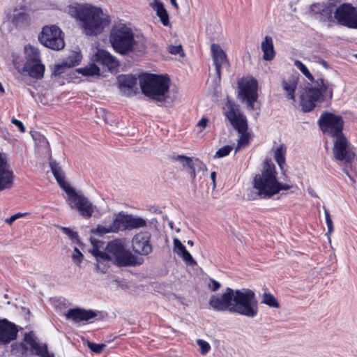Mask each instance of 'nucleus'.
<instances>
[{
    "label": "nucleus",
    "instance_id": "nucleus-1",
    "mask_svg": "<svg viewBox=\"0 0 357 357\" xmlns=\"http://www.w3.org/2000/svg\"><path fill=\"white\" fill-rule=\"evenodd\" d=\"M294 66L312 82L314 86L306 87L301 96V106L305 112L312 111L317 102H323L325 99L331 100L334 85L322 77L314 80L313 75L301 61L296 60Z\"/></svg>",
    "mask_w": 357,
    "mask_h": 357
},
{
    "label": "nucleus",
    "instance_id": "nucleus-2",
    "mask_svg": "<svg viewBox=\"0 0 357 357\" xmlns=\"http://www.w3.org/2000/svg\"><path fill=\"white\" fill-rule=\"evenodd\" d=\"M51 171L58 184L68 195V204L71 208H76L85 219L91 218L95 212L98 213L96 206L93 205L87 197L78 193L65 181L64 172L61 166L55 160H50Z\"/></svg>",
    "mask_w": 357,
    "mask_h": 357
},
{
    "label": "nucleus",
    "instance_id": "nucleus-3",
    "mask_svg": "<svg viewBox=\"0 0 357 357\" xmlns=\"http://www.w3.org/2000/svg\"><path fill=\"white\" fill-rule=\"evenodd\" d=\"M70 14L82 23L84 33L88 36H96L109 25V19L101 8L92 6L70 7Z\"/></svg>",
    "mask_w": 357,
    "mask_h": 357
},
{
    "label": "nucleus",
    "instance_id": "nucleus-4",
    "mask_svg": "<svg viewBox=\"0 0 357 357\" xmlns=\"http://www.w3.org/2000/svg\"><path fill=\"white\" fill-rule=\"evenodd\" d=\"M275 165L266 161L261 174L254 178L253 187L257 190V195L264 199L270 198L281 190H289L291 185L280 183L276 178Z\"/></svg>",
    "mask_w": 357,
    "mask_h": 357
},
{
    "label": "nucleus",
    "instance_id": "nucleus-5",
    "mask_svg": "<svg viewBox=\"0 0 357 357\" xmlns=\"http://www.w3.org/2000/svg\"><path fill=\"white\" fill-rule=\"evenodd\" d=\"M169 78L163 75L146 74L139 78L142 93L158 102H164L169 97Z\"/></svg>",
    "mask_w": 357,
    "mask_h": 357
},
{
    "label": "nucleus",
    "instance_id": "nucleus-6",
    "mask_svg": "<svg viewBox=\"0 0 357 357\" xmlns=\"http://www.w3.org/2000/svg\"><path fill=\"white\" fill-rule=\"evenodd\" d=\"M26 61L22 67L19 62L13 61L15 68L20 74L27 73L34 79H40L44 76L45 66L41 63L40 52L37 48L30 45L25 46Z\"/></svg>",
    "mask_w": 357,
    "mask_h": 357
},
{
    "label": "nucleus",
    "instance_id": "nucleus-7",
    "mask_svg": "<svg viewBox=\"0 0 357 357\" xmlns=\"http://www.w3.org/2000/svg\"><path fill=\"white\" fill-rule=\"evenodd\" d=\"M109 42L115 52L121 55L132 52L135 44L132 29L125 24L113 26L109 35Z\"/></svg>",
    "mask_w": 357,
    "mask_h": 357
},
{
    "label": "nucleus",
    "instance_id": "nucleus-8",
    "mask_svg": "<svg viewBox=\"0 0 357 357\" xmlns=\"http://www.w3.org/2000/svg\"><path fill=\"white\" fill-rule=\"evenodd\" d=\"M233 313L253 318L258 313V302L255 292L249 289L236 290Z\"/></svg>",
    "mask_w": 357,
    "mask_h": 357
},
{
    "label": "nucleus",
    "instance_id": "nucleus-9",
    "mask_svg": "<svg viewBox=\"0 0 357 357\" xmlns=\"http://www.w3.org/2000/svg\"><path fill=\"white\" fill-rule=\"evenodd\" d=\"M112 261V264L118 266H128L135 265V258L132 254L126 250L124 245L119 239L109 242L105 252Z\"/></svg>",
    "mask_w": 357,
    "mask_h": 357
},
{
    "label": "nucleus",
    "instance_id": "nucleus-10",
    "mask_svg": "<svg viewBox=\"0 0 357 357\" xmlns=\"http://www.w3.org/2000/svg\"><path fill=\"white\" fill-rule=\"evenodd\" d=\"M320 130L325 134L337 137L343 134L344 121L341 116L333 113L325 112L321 114L318 119Z\"/></svg>",
    "mask_w": 357,
    "mask_h": 357
},
{
    "label": "nucleus",
    "instance_id": "nucleus-11",
    "mask_svg": "<svg viewBox=\"0 0 357 357\" xmlns=\"http://www.w3.org/2000/svg\"><path fill=\"white\" fill-rule=\"evenodd\" d=\"M238 98L246 104L248 109L254 110L255 102L258 98L257 80L252 77H244L238 82Z\"/></svg>",
    "mask_w": 357,
    "mask_h": 357
},
{
    "label": "nucleus",
    "instance_id": "nucleus-12",
    "mask_svg": "<svg viewBox=\"0 0 357 357\" xmlns=\"http://www.w3.org/2000/svg\"><path fill=\"white\" fill-rule=\"evenodd\" d=\"M24 341L25 343H20L18 344L13 345V349L15 354L19 355H24L28 351L26 344L30 346L31 351L33 354L40 357H54L53 353L48 351L47 346L45 344H39L36 342V337L33 333H25Z\"/></svg>",
    "mask_w": 357,
    "mask_h": 357
},
{
    "label": "nucleus",
    "instance_id": "nucleus-13",
    "mask_svg": "<svg viewBox=\"0 0 357 357\" xmlns=\"http://www.w3.org/2000/svg\"><path fill=\"white\" fill-rule=\"evenodd\" d=\"M38 39L44 46L53 50H61L65 46L63 33L56 25L44 26Z\"/></svg>",
    "mask_w": 357,
    "mask_h": 357
},
{
    "label": "nucleus",
    "instance_id": "nucleus-14",
    "mask_svg": "<svg viewBox=\"0 0 357 357\" xmlns=\"http://www.w3.org/2000/svg\"><path fill=\"white\" fill-rule=\"evenodd\" d=\"M334 18L339 25L357 29V10L351 3H344L337 7Z\"/></svg>",
    "mask_w": 357,
    "mask_h": 357
},
{
    "label": "nucleus",
    "instance_id": "nucleus-15",
    "mask_svg": "<svg viewBox=\"0 0 357 357\" xmlns=\"http://www.w3.org/2000/svg\"><path fill=\"white\" fill-rule=\"evenodd\" d=\"M333 152L336 160L346 165L351 164L356 158V154L351 150L350 144L344 135L335 137Z\"/></svg>",
    "mask_w": 357,
    "mask_h": 357
},
{
    "label": "nucleus",
    "instance_id": "nucleus-16",
    "mask_svg": "<svg viewBox=\"0 0 357 357\" xmlns=\"http://www.w3.org/2000/svg\"><path fill=\"white\" fill-rule=\"evenodd\" d=\"M235 295L236 291L227 287L223 294L212 295L208 304L216 311H228L233 313Z\"/></svg>",
    "mask_w": 357,
    "mask_h": 357
},
{
    "label": "nucleus",
    "instance_id": "nucleus-17",
    "mask_svg": "<svg viewBox=\"0 0 357 357\" xmlns=\"http://www.w3.org/2000/svg\"><path fill=\"white\" fill-rule=\"evenodd\" d=\"M225 115L233 128L238 132H242L248 129V121L245 115L241 114L237 106L229 101L225 108Z\"/></svg>",
    "mask_w": 357,
    "mask_h": 357
},
{
    "label": "nucleus",
    "instance_id": "nucleus-18",
    "mask_svg": "<svg viewBox=\"0 0 357 357\" xmlns=\"http://www.w3.org/2000/svg\"><path fill=\"white\" fill-rule=\"evenodd\" d=\"M335 6L333 3L326 5L314 3L310 6L312 16L326 24L328 28L332 27L335 23Z\"/></svg>",
    "mask_w": 357,
    "mask_h": 357
},
{
    "label": "nucleus",
    "instance_id": "nucleus-19",
    "mask_svg": "<svg viewBox=\"0 0 357 357\" xmlns=\"http://www.w3.org/2000/svg\"><path fill=\"white\" fill-rule=\"evenodd\" d=\"M150 239L151 234L148 231L139 232L135 235L132 241L135 252L141 255H149L153 250Z\"/></svg>",
    "mask_w": 357,
    "mask_h": 357
},
{
    "label": "nucleus",
    "instance_id": "nucleus-20",
    "mask_svg": "<svg viewBox=\"0 0 357 357\" xmlns=\"http://www.w3.org/2000/svg\"><path fill=\"white\" fill-rule=\"evenodd\" d=\"M211 54L218 78L220 79L221 70L222 69L228 70L229 63L227 60L225 52L218 44L213 43L211 46Z\"/></svg>",
    "mask_w": 357,
    "mask_h": 357
},
{
    "label": "nucleus",
    "instance_id": "nucleus-21",
    "mask_svg": "<svg viewBox=\"0 0 357 357\" xmlns=\"http://www.w3.org/2000/svg\"><path fill=\"white\" fill-rule=\"evenodd\" d=\"M18 330L6 319H0V344L6 345L17 338Z\"/></svg>",
    "mask_w": 357,
    "mask_h": 357
},
{
    "label": "nucleus",
    "instance_id": "nucleus-22",
    "mask_svg": "<svg viewBox=\"0 0 357 357\" xmlns=\"http://www.w3.org/2000/svg\"><path fill=\"white\" fill-rule=\"evenodd\" d=\"M137 78L132 75H120L117 83L121 92L126 96H132L137 91Z\"/></svg>",
    "mask_w": 357,
    "mask_h": 357
},
{
    "label": "nucleus",
    "instance_id": "nucleus-23",
    "mask_svg": "<svg viewBox=\"0 0 357 357\" xmlns=\"http://www.w3.org/2000/svg\"><path fill=\"white\" fill-rule=\"evenodd\" d=\"M96 312L92 310L77 307L70 309L66 314V317L74 323H79L81 321H88L96 317Z\"/></svg>",
    "mask_w": 357,
    "mask_h": 357
},
{
    "label": "nucleus",
    "instance_id": "nucleus-24",
    "mask_svg": "<svg viewBox=\"0 0 357 357\" xmlns=\"http://www.w3.org/2000/svg\"><path fill=\"white\" fill-rule=\"evenodd\" d=\"M13 172L9 170L5 156L0 154V191L13 185Z\"/></svg>",
    "mask_w": 357,
    "mask_h": 357
},
{
    "label": "nucleus",
    "instance_id": "nucleus-25",
    "mask_svg": "<svg viewBox=\"0 0 357 357\" xmlns=\"http://www.w3.org/2000/svg\"><path fill=\"white\" fill-rule=\"evenodd\" d=\"M92 244L93 247L91 253L96 259V270L102 273H105L109 265L112 264V261L110 260L109 256L105 252L101 251L98 248L95 244V241H92Z\"/></svg>",
    "mask_w": 357,
    "mask_h": 357
},
{
    "label": "nucleus",
    "instance_id": "nucleus-26",
    "mask_svg": "<svg viewBox=\"0 0 357 357\" xmlns=\"http://www.w3.org/2000/svg\"><path fill=\"white\" fill-rule=\"evenodd\" d=\"M95 61L107 68L112 71L119 67L118 60L109 52L104 50H98L95 54Z\"/></svg>",
    "mask_w": 357,
    "mask_h": 357
},
{
    "label": "nucleus",
    "instance_id": "nucleus-27",
    "mask_svg": "<svg viewBox=\"0 0 357 357\" xmlns=\"http://www.w3.org/2000/svg\"><path fill=\"white\" fill-rule=\"evenodd\" d=\"M128 214L123 211H120L111 223L112 230L114 231V233L128 230Z\"/></svg>",
    "mask_w": 357,
    "mask_h": 357
},
{
    "label": "nucleus",
    "instance_id": "nucleus-28",
    "mask_svg": "<svg viewBox=\"0 0 357 357\" xmlns=\"http://www.w3.org/2000/svg\"><path fill=\"white\" fill-rule=\"evenodd\" d=\"M261 50L264 52L263 59L266 61L272 60L275 54L273 39L271 36H266L261 42Z\"/></svg>",
    "mask_w": 357,
    "mask_h": 357
},
{
    "label": "nucleus",
    "instance_id": "nucleus-29",
    "mask_svg": "<svg viewBox=\"0 0 357 357\" xmlns=\"http://www.w3.org/2000/svg\"><path fill=\"white\" fill-rule=\"evenodd\" d=\"M151 6L156 12L162 24L164 26H168L169 24V15L166 9L164 8L163 3L159 0H154L153 2L151 3Z\"/></svg>",
    "mask_w": 357,
    "mask_h": 357
},
{
    "label": "nucleus",
    "instance_id": "nucleus-30",
    "mask_svg": "<svg viewBox=\"0 0 357 357\" xmlns=\"http://www.w3.org/2000/svg\"><path fill=\"white\" fill-rule=\"evenodd\" d=\"M22 11H18L17 8L14 10V14L12 17V22L16 25L26 23L29 20V15L24 12L25 10H29V6L24 4L20 6Z\"/></svg>",
    "mask_w": 357,
    "mask_h": 357
},
{
    "label": "nucleus",
    "instance_id": "nucleus-31",
    "mask_svg": "<svg viewBox=\"0 0 357 357\" xmlns=\"http://www.w3.org/2000/svg\"><path fill=\"white\" fill-rule=\"evenodd\" d=\"M298 81L296 77H291L289 80L282 81V86L284 90L287 92L289 99H295V91L297 86Z\"/></svg>",
    "mask_w": 357,
    "mask_h": 357
},
{
    "label": "nucleus",
    "instance_id": "nucleus-32",
    "mask_svg": "<svg viewBox=\"0 0 357 357\" xmlns=\"http://www.w3.org/2000/svg\"><path fill=\"white\" fill-rule=\"evenodd\" d=\"M128 230L146 227L147 222L144 218L128 214Z\"/></svg>",
    "mask_w": 357,
    "mask_h": 357
},
{
    "label": "nucleus",
    "instance_id": "nucleus-33",
    "mask_svg": "<svg viewBox=\"0 0 357 357\" xmlns=\"http://www.w3.org/2000/svg\"><path fill=\"white\" fill-rule=\"evenodd\" d=\"M286 153L287 146L284 144H281L274 151V158L282 170L285 163Z\"/></svg>",
    "mask_w": 357,
    "mask_h": 357
},
{
    "label": "nucleus",
    "instance_id": "nucleus-34",
    "mask_svg": "<svg viewBox=\"0 0 357 357\" xmlns=\"http://www.w3.org/2000/svg\"><path fill=\"white\" fill-rule=\"evenodd\" d=\"M82 59V56L80 52H73L65 60H63V62L70 68L78 66L80 63Z\"/></svg>",
    "mask_w": 357,
    "mask_h": 357
},
{
    "label": "nucleus",
    "instance_id": "nucleus-35",
    "mask_svg": "<svg viewBox=\"0 0 357 357\" xmlns=\"http://www.w3.org/2000/svg\"><path fill=\"white\" fill-rule=\"evenodd\" d=\"M76 70L83 76H93L100 74V68L95 63H91L84 68H77Z\"/></svg>",
    "mask_w": 357,
    "mask_h": 357
},
{
    "label": "nucleus",
    "instance_id": "nucleus-36",
    "mask_svg": "<svg viewBox=\"0 0 357 357\" xmlns=\"http://www.w3.org/2000/svg\"><path fill=\"white\" fill-rule=\"evenodd\" d=\"M172 160L180 162L184 168H192L193 161L190 157L183 155H172Z\"/></svg>",
    "mask_w": 357,
    "mask_h": 357
},
{
    "label": "nucleus",
    "instance_id": "nucleus-37",
    "mask_svg": "<svg viewBox=\"0 0 357 357\" xmlns=\"http://www.w3.org/2000/svg\"><path fill=\"white\" fill-rule=\"evenodd\" d=\"M238 133L240 134V137L238 140L237 145L235 148L236 152L238 151L241 147H245L248 146L250 143V134L248 132V130Z\"/></svg>",
    "mask_w": 357,
    "mask_h": 357
},
{
    "label": "nucleus",
    "instance_id": "nucleus-38",
    "mask_svg": "<svg viewBox=\"0 0 357 357\" xmlns=\"http://www.w3.org/2000/svg\"><path fill=\"white\" fill-rule=\"evenodd\" d=\"M262 303L271 307H279L280 305L273 294L265 293L263 296Z\"/></svg>",
    "mask_w": 357,
    "mask_h": 357
},
{
    "label": "nucleus",
    "instance_id": "nucleus-39",
    "mask_svg": "<svg viewBox=\"0 0 357 357\" xmlns=\"http://www.w3.org/2000/svg\"><path fill=\"white\" fill-rule=\"evenodd\" d=\"M60 229L62 231L63 234L67 235L68 238L73 241V242H78L79 241V236L78 234L76 231H73L69 227H61Z\"/></svg>",
    "mask_w": 357,
    "mask_h": 357
},
{
    "label": "nucleus",
    "instance_id": "nucleus-40",
    "mask_svg": "<svg viewBox=\"0 0 357 357\" xmlns=\"http://www.w3.org/2000/svg\"><path fill=\"white\" fill-rule=\"evenodd\" d=\"M112 224H110L108 227L99 225L93 230V233L98 236H103L106 234L114 233V231L112 230Z\"/></svg>",
    "mask_w": 357,
    "mask_h": 357
},
{
    "label": "nucleus",
    "instance_id": "nucleus-41",
    "mask_svg": "<svg viewBox=\"0 0 357 357\" xmlns=\"http://www.w3.org/2000/svg\"><path fill=\"white\" fill-rule=\"evenodd\" d=\"M232 149H233V147L231 146H229V145L224 146L221 147L220 149H219L216 151L214 157L217 158H220L227 156L231 153Z\"/></svg>",
    "mask_w": 357,
    "mask_h": 357
},
{
    "label": "nucleus",
    "instance_id": "nucleus-42",
    "mask_svg": "<svg viewBox=\"0 0 357 357\" xmlns=\"http://www.w3.org/2000/svg\"><path fill=\"white\" fill-rule=\"evenodd\" d=\"M87 346L95 354H100L106 347L105 344H96L90 341L87 342Z\"/></svg>",
    "mask_w": 357,
    "mask_h": 357
},
{
    "label": "nucleus",
    "instance_id": "nucleus-43",
    "mask_svg": "<svg viewBox=\"0 0 357 357\" xmlns=\"http://www.w3.org/2000/svg\"><path fill=\"white\" fill-rule=\"evenodd\" d=\"M68 68H69L67 67L64 64V63L62 61L61 63L56 64L54 66L52 73V76H54V77L59 76L61 74L64 73L66 70Z\"/></svg>",
    "mask_w": 357,
    "mask_h": 357
},
{
    "label": "nucleus",
    "instance_id": "nucleus-44",
    "mask_svg": "<svg viewBox=\"0 0 357 357\" xmlns=\"http://www.w3.org/2000/svg\"><path fill=\"white\" fill-rule=\"evenodd\" d=\"M196 342L200 348L201 354L202 355H206L210 351L211 346H210L209 343H208L206 341L201 340V339H198V340H197Z\"/></svg>",
    "mask_w": 357,
    "mask_h": 357
},
{
    "label": "nucleus",
    "instance_id": "nucleus-45",
    "mask_svg": "<svg viewBox=\"0 0 357 357\" xmlns=\"http://www.w3.org/2000/svg\"><path fill=\"white\" fill-rule=\"evenodd\" d=\"M178 256L181 257L183 260L190 265L196 264V261L187 250H185L183 252L179 254Z\"/></svg>",
    "mask_w": 357,
    "mask_h": 357
},
{
    "label": "nucleus",
    "instance_id": "nucleus-46",
    "mask_svg": "<svg viewBox=\"0 0 357 357\" xmlns=\"http://www.w3.org/2000/svg\"><path fill=\"white\" fill-rule=\"evenodd\" d=\"M83 257H84V256H83L82 253L79 251V250L77 247H75L74 250H73V254L72 256V259H73V261L77 264H79L82 261Z\"/></svg>",
    "mask_w": 357,
    "mask_h": 357
},
{
    "label": "nucleus",
    "instance_id": "nucleus-47",
    "mask_svg": "<svg viewBox=\"0 0 357 357\" xmlns=\"http://www.w3.org/2000/svg\"><path fill=\"white\" fill-rule=\"evenodd\" d=\"M186 250L185 247L182 244L181 241L178 238L174 239V251L178 255Z\"/></svg>",
    "mask_w": 357,
    "mask_h": 357
},
{
    "label": "nucleus",
    "instance_id": "nucleus-48",
    "mask_svg": "<svg viewBox=\"0 0 357 357\" xmlns=\"http://www.w3.org/2000/svg\"><path fill=\"white\" fill-rule=\"evenodd\" d=\"M168 52L174 55L179 54L181 56L183 55V48L181 45H169L168 47Z\"/></svg>",
    "mask_w": 357,
    "mask_h": 357
},
{
    "label": "nucleus",
    "instance_id": "nucleus-49",
    "mask_svg": "<svg viewBox=\"0 0 357 357\" xmlns=\"http://www.w3.org/2000/svg\"><path fill=\"white\" fill-rule=\"evenodd\" d=\"M324 213H325L326 223V225L328 227V233H332L333 231V221L331 218V215L326 208H324Z\"/></svg>",
    "mask_w": 357,
    "mask_h": 357
},
{
    "label": "nucleus",
    "instance_id": "nucleus-50",
    "mask_svg": "<svg viewBox=\"0 0 357 357\" xmlns=\"http://www.w3.org/2000/svg\"><path fill=\"white\" fill-rule=\"evenodd\" d=\"M220 283L212 278H210L209 282L208 283V288L213 291H218L220 287Z\"/></svg>",
    "mask_w": 357,
    "mask_h": 357
},
{
    "label": "nucleus",
    "instance_id": "nucleus-51",
    "mask_svg": "<svg viewBox=\"0 0 357 357\" xmlns=\"http://www.w3.org/2000/svg\"><path fill=\"white\" fill-rule=\"evenodd\" d=\"M11 122L15 125L22 132H25V127L23 124V123L20 121V120H17L16 119H13Z\"/></svg>",
    "mask_w": 357,
    "mask_h": 357
},
{
    "label": "nucleus",
    "instance_id": "nucleus-52",
    "mask_svg": "<svg viewBox=\"0 0 357 357\" xmlns=\"http://www.w3.org/2000/svg\"><path fill=\"white\" fill-rule=\"evenodd\" d=\"M208 122V119L206 117H202L198 122L197 126L201 127L202 129H204Z\"/></svg>",
    "mask_w": 357,
    "mask_h": 357
},
{
    "label": "nucleus",
    "instance_id": "nucleus-53",
    "mask_svg": "<svg viewBox=\"0 0 357 357\" xmlns=\"http://www.w3.org/2000/svg\"><path fill=\"white\" fill-rule=\"evenodd\" d=\"M215 178H216V172H212L211 173V179L212 180V183H213V188L214 189L216 186V183H215Z\"/></svg>",
    "mask_w": 357,
    "mask_h": 357
},
{
    "label": "nucleus",
    "instance_id": "nucleus-54",
    "mask_svg": "<svg viewBox=\"0 0 357 357\" xmlns=\"http://www.w3.org/2000/svg\"><path fill=\"white\" fill-rule=\"evenodd\" d=\"M16 217H15V215H12L10 218H8L6 220V222L8 224V225H12L15 220H16Z\"/></svg>",
    "mask_w": 357,
    "mask_h": 357
},
{
    "label": "nucleus",
    "instance_id": "nucleus-55",
    "mask_svg": "<svg viewBox=\"0 0 357 357\" xmlns=\"http://www.w3.org/2000/svg\"><path fill=\"white\" fill-rule=\"evenodd\" d=\"M191 171V178L195 179L196 177L195 168L194 167V164L192 165V168H189Z\"/></svg>",
    "mask_w": 357,
    "mask_h": 357
},
{
    "label": "nucleus",
    "instance_id": "nucleus-56",
    "mask_svg": "<svg viewBox=\"0 0 357 357\" xmlns=\"http://www.w3.org/2000/svg\"><path fill=\"white\" fill-rule=\"evenodd\" d=\"M344 172L347 174V176L349 178L350 180L354 182V178H352L351 175L349 174V170L347 167L343 169Z\"/></svg>",
    "mask_w": 357,
    "mask_h": 357
},
{
    "label": "nucleus",
    "instance_id": "nucleus-57",
    "mask_svg": "<svg viewBox=\"0 0 357 357\" xmlns=\"http://www.w3.org/2000/svg\"><path fill=\"white\" fill-rule=\"evenodd\" d=\"M170 1H171V3L172 4V6L174 7H175L176 8H178V3L176 2V0H170Z\"/></svg>",
    "mask_w": 357,
    "mask_h": 357
},
{
    "label": "nucleus",
    "instance_id": "nucleus-58",
    "mask_svg": "<svg viewBox=\"0 0 357 357\" xmlns=\"http://www.w3.org/2000/svg\"><path fill=\"white\" fill-rule=\"evenodd\" d=\"M24 215V213H18L15 214L14 215L15 217H16V219H18L19 218L23 217Z\"/></svg>",
    "mask_w": 357,
    "mask_h": 357
},
{
    "label": "nucleus",
    "instance_id": "nucleus-59",
    "mask_svg": "<svg viewBox=\"0 0 357 357\" xmlns=\"http://www.w3.org/2000/svg\"><path fill=\"white\" fill-rule=\"evenodd\" d=\"M321 63H322V65H323L326 68H328V64H327L326 61H321Z\"/></svg>",
    "mask_w": 357,
    "mask_h": 357
},
{
    "label": "nucleus",
    "instance_id": "nucleus-60",
    "mask_svg": "<svg viewBox=\"0 0 357 357\" xmlns=\"http://www.w3.org/2000/svg\"><path fill=\"white\" fill-rule=\"evenodd\" d=\"M188 245H190V246H192L193 245V241H191V240H188V242H187Z\"/></svg>",
    "mask_w": 357,
    "mask_h": 357
},
{
    "label": "nucleus",
    "instance_id": "nucleus-61",
    "mask_svg": "<svg viewBox=\"0 0 357 357\" xmlns=\"http://www.w3.org/2000/svg\"><path fill=\"white\" fill-rule=\"evenodd\" d=\"M0 91L1 92H3L4 91L3 87V86H2L1 82H0Z\"/></svg>",
    "mask_w": 357,
    "mask_h": 357
},
{
    "label": "nucleus",
    "instance_id": "nucleus-62",
    "mask_svg": "<svg viewBox=\"0 0 357 357\" xmlns=\"http://www.w3.org/2000/svg\"><path fill=\"white\" fill-rule=\"evenodd\" d=\"M26 2H29L31 0H24Z\"/></svg>",
    "mask_w": 357,
    "mask_h": 357
},
{
    "label": "nucleus",
    "instance_id": "nucleus-63",
    "mask_svg": "<svg viewBox=\"0 0 357 357\" xmlns=\"http://www.w3.org/2000/svg\"><path fill=\"white\" fill-rule=\"evenodd\" d=\"M356 57L357 58V54L356 55Z\"/></svg>",
    "mask_w": 357,
    "mask_h": 357
}]
</instances>
